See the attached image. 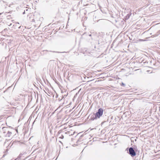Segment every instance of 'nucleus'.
Masks as SVG:
<instances>
[{"label":"nucleus","mask_w":160,"mask_h":160,"mask_svg":"<svg viewBox=\"0 0 160 160\" xmlns=\"http://www.w3.org/2000/svg\"><path fill=\"white\" fill-rule=\"evenodd\" d=\"M0 132L5 137H10L12 134L9 128L7 127H0Z\"/></svg>","instance_id":"nucleus-1"},{"label":"nucleus","mask_w":160,"mask_h":160,"mask_svg":"<svg viewBox=\"0 0 160 160\" xmlns=\"http://www.w3.org/2000/svg\"><path fill=\"white\" fill-rule=\"evenodd\" d=\"M103 112V110L102 108H100L99 109L98 112L96 113L95 118H100V117L102 115Z\"/></svg>","instance_id":"nucleus-2"},{"label":"nucleus","mask_w":160,"mask_h":160,"mask_svg":"<svg viewBox=\"0 0 160 160\" xmlns=\"http://www.w3.org/2000/svg\"><path fill=\"white\" fill-rule=\"evenodd\" d=\"M129 153L132 157L136 155V153L134 150L133 149V148L132 147H130L129 148Z\"/></svg>","instance_id":"nucleus-3"},{"label":"nucleus","mask_w":160,"mask_h":160,"mask_svg":"<svg viewBox=\"0 0 160 160\" xmlns=\"http://www.w3.org/2000/svg\"><path fill=\"white\" fill-rule=\"evenodd\" d=\"M130 15L129 14H128L126 16V18L127 19L129 18Z\"/></svg>","instance_id":"nucleus-4"},{"label":"nucleus","mask_w":160,"mask_h":160,"mask_svg":"<svg viewBox=\"0 0 160 160\" xmlns=\"http://www.w3.org/2000/svg\"><path fill=\"white\" fill-rule=\"evenodd\" d=\"M69 74L68 73V77H67V79H68V80H69Z\"/></svg>","instance_id":"nucleus-5"},{"label":"nucleus","mask_w":160,"mask_h":160,"mask_svg":"<svg viewBox=\"0 0 160 160\" xmlns=\"http://www.w3.org/2000/svg\"><path fill=\"white\" fill-rule=\"evenodd\" d=\"M121 86H125V84L123 82H122L121 84Z\"/></svg>","instance_id":"nucleus-6"},{"label":"nucleus","mask_w":160,"mask_h":160,"mask_svg":"<svg viewBox=\"0 0 160 160\" xmlns=\"http://www.w3.org/2000/svg\"><path fill=\"white\" fill-rule=\"evenodd\" d=\"M95 119H96L95 118H92L91 119L92 120H93Z\"/></svg>","instance_id":"nucleus-7"},{"label":"nucleus","mask_w":160,"mask_h":160,"mask_svg":"<svg viewBox=\"0 0 160 160\" xmlns=\"http://www.w3.org/2000/svg\"><path fill=\"white\" fill-rule=\"evenodd\" d=\"M55 52V51H53L52 52Z\"/></svg>","instance_id":"nucleus-8"},{"label":"nucleus","mask_w":160,"mask_h":160,"mask_svg":"<svg viewBox=\"0 0 160 160\" xmlns=\"http://www.w3.org/2000/svg\"><path fill=\"white\" fill-rule=\"evenodd\" d=\"M45 51H47V52L48 51V50H45Z\"/></svg>","instance_id":"nucleus-9"},{"label":"nucleus","mask_w":160,"mask_h":160,"mask_svg":"<svg viewBox=\"0 0 160 160\" xmlns=\"http://www.w3.org/2000/svg\"><path fill=\"white\" fill-rule=\"evenodd\" d=\"M25 11H24V12H23V14H24V13H25Z\"/></svg>","instance_id":"nucleus-10"}]
</instances>
